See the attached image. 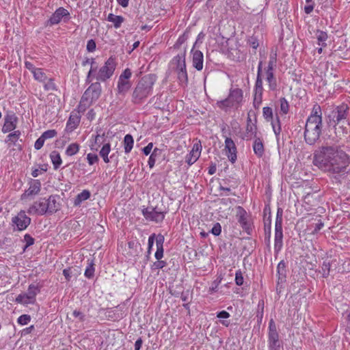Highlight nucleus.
<instances>
[{
    "mask_svg": "<svg viewBox=\"0 0 350 350\" xmlns=\"http://www.w3.org/2000/svg\"><path fill=\"white\" fill-rule=\"evenodd\" d=\"M312 162L325 172L339 174L346 172L350 164V158L339 146L325 145L315 150Z\"/></svg>",
    "mask_w": 350,
    "mask_h": 350,
    "instance_id": "obj_1",
    "label": "nucleus"
},
{
    "mask_svg": "<svg viewBox=\"0 0 350 350\" xmlns=\"http://www.w3.org/2000/svg\"><path fill=\"white\" fill-rule=\"evenodd\" d=\"M322 129V110L319 105H314L307 119L304 137L308 144H314L319 138Z\"/></svg>",
    "mask_w": 350,
    "mask_h": 350,
    "instance_id": "obj_2",
    "label": "nucleus"
},
{
    "mask_svg": "<svg viewBox=\"0 0 350 350\" xmlns=\"http://www.w3.org/2000/svg\"><path fill=\"white\" fill-rule=\"evenodd\" d=\"M116 66V59L113 56L109 57L100 67L97 64L94 68L90 69L88 72L85 79L86 83H91L94 80L100 83V82L107 81L113 75Z\"/></svg>",
    "mask_w": 350,
    "mask_h": 350,
    "instance_id": "obj_3",
    "label": "nucleus"
},
{
    "mask_svg": "<svg viewBox=\"0 0 350 350\" xmlns=\"http://www.w3.org/2000/svg\"><path fill=\"white\" fill-rule=\"evenodd\" d=\"M59 198L51 195L48 198H40L35 201L27 209L30 215H44L46 213H53L60 208Z\"/></svg>",
    "mask_w": 350,
    "mask_h": 350,
    "instance_id": "obj_4",
    "label": "nucleus"
},
{
    "mask_svg": "<svg viewBox=\"0 0 350 350\" xmlns=\"http://www.w3.org/2000/svg\"><path fill=\"white\" fill-rule=\"evenodd\" d=\"M156 81L154 75H147L143 77L137 83L133 93V101L140 103L152 93L153 85Z\"/></svg>",
    "mask_w": 350,
    "mask_h": 350,
    "instance_id": "obj_5",
    "label": "nucleus"
},
{
    "mask_svg": "<svg viewBox=\"0 0 350 350\" xmlns=\"http://www.w3.org/2000/svg\"><path fill=\"white\" fill-rule=\"evenodd\" d=\"M170 68L177 75L179 84L185 87L188 83V75L186 69L185 53L183 52L174 56L170 62Z\"/></svg>",
    "mask_w": 350,
    "mask_h": 350,
    "instance_id": "obj_6",
    "label": "nucleus"
},
{
    "mask_svg": "<svg viewBox=\"0 0 350 350\" xmlns=\"http://www.w3.org/2000/svg\"><path fill=\"white\" fill-rule=\"evenodd\" d=\"M102 88L99 82L92 83L83 93L79 107L83 110L96 102L101 94Z\"/></svg>",
    "mask_w": 350,
    "mask_h": 350,
    "instance_id": "obj_7",
    "label": "nucleus"
},
{
    "mask_svg": "<svg viewBox=\"0 0 350 350\" xmlns=\"http://www.w3.org/2000/svg\"><path fill=\"white\" fill-rule=\"evenodd\" d=\"M282 215V209L278 208L275 221L274 252L275 253H279L283 246Z\"/></svg>",
    "mask_w": 350,
    "mask_h": 350,
    "instance_id": "obj_8",
    "label": "nucleus"
},
{
    "mask_svg": "<svg viewBox=\"0 0 350 350\" xmlns=\"http://www.w3.org/2000/svg\"><path fill=\"white\" fill-rule=\"evenodd\" d=\"M132 76V72L129 68H126L119 76L117 90L118 94L125 95L131 88L130 79Z\"/></svg>",
    "mask_w": 350,
    "mask_h": 350,
    "instance_id": "obj_9",
    "label": "nucleus"
},
{
    "mask_svg": "<svg viewBox=\"0 0 350 350\" xmlns=\"http://www.w3.org/2000/svg\"><path fill=\"white\" fill-rule=\"evenodd\" d=\"M70 18V14L68 10L63 7L57 8L51 16L47 21L50 26L58 25L61 22L66 23Z\"/></svg>",
    "mask_w": 350,
    "mask_h": 350,
    "instance_id": "obj_10",
    "label": "nucleus"
},
{
    "mask_svg": "<svg viewBox=\"0 0 350 350\" xmlns=\"http://www.w3.org/2000/svg\"><path fill=\"white\" fill-rule=\"evenodd\" d=\"M31 223V218L24 211H21L16 216L12 218V225L14 230L22 231L25 230Z\"/></svg>",
    "mask_w": 350,
    "mask_h": 350,
    "instance_id": "obj_11",
    "label": "nucleus"
},
{
    "mask_svg": "<svg viewBox=\"0 0 350 350\" xmlns=\"http://www.w3.org/2000/svg\"><path fill=\"white\" fill-rule=\"evenodd\" d=\"M202 150V144L200 140H196L192 146L191 150L185 157V161L189 165L195 163L200 157Z\"/></svg>",
    "mask_w": 350,
    "mask_h": 350,
    "instance_id": "obj_12",
    "label": "nucleus"
},
{
    "mask_svg": "<svg viewBox=\"0 0 350 350\" xmlns=\"http://www.w3.org/2000/svg\"><path fill=\"white\" fill-rule=\"evenodd\" d=\"M18 118L13 111H9L4 117V124L2 127L3 133H9L16 128Z\"/></svg>",
    "mask_w": 350,
    "mask_h": 350,
    "instance_id": "obj_13",
    "label": "nucleus"
},
{
    "mask_svg": "<svg viewBox=\"0 0 350 350\" xmlns=\"http://www.w3.org/2000/svg\"><path fill=\"white\" fill-rule=\"evenodd\" d=\"M142 213L146 219L156 223L163 221L165 218L163 212L158 211L154 208L148 207L142 210Z\"/></svg>",
    "mask_w": 350,
    "mask_h": 350,
    "instance_id": "obj_14",
    "label": "nucleus"
},
{
    "mask_svg": "<svg viewBox=\"0 0 350 350\" xmlns=\"http://www.w3.org/2000/svg\"><path fill=\"white\" fill-rule=\"evenodd\" d=\"M224 152L229 161L234 163L237 159V150L235 143L230 137H226L224 142Z\"/></svg>",
    "mask_w": 350,
    "mask_h": 350,
    "instance_id": "obj_15",
    "label": "nucleus"
},
{
    "mask_svg": "<svg viewBox=\"0 0 350 350\" xmlns=\"http://www.w3.org/2000/svg\"><path fill=\"white\" fill-rule=\"evenodd\" d=\"M237 217L243 230L248 232L252 229L251 219L245 210L241 206L237 208Z\"/></svg>",
    "mask_w": 350,
    "mask_h": 350,
    "instance_id": "obj_16",
    "label": "nucleus"
},
{
    "mask_svg": "<svg viewBox=\"0 0 350 350\" xmlns=\"http://www.w3.org/2000/svg\"><path fill=\"white\" fill-rule=\"evenodd\" d=\"M41 191V183L39 180L33 179L29 183V187L25 191V192L21 195V200H26L31 196H34L38 194Z\"/></svg>",
    "mask_w": 350,
    "mask_h": 350,
    "instance_id": "obj_17",
    "label": "nucleus"
},
{
    "mask_svg": "<svg viewBox=\"0 0 350 350\" xmlns=\"http://www.w3.org/2000/svg\"><path fill=\"white\" fill-rule=\"evenodd\" d=\"M347 116V107L345 105L338 106L332 111V121L334 126L339 124L340 121L346 119Z\"/></svg>",
    "mask_w": 350,
    "mask_h": 350,
    "instance_id": "obj_18",
    "label": "nucleus"
},
{
    "mask_svg": "<svg viewBox=\"0 0 350 350\" xmlns=\"http://www.w3.org/2000/svg\"><path fill=\"white\" fill-rule=\"evenodd\" d=\"M81 117L77 113L71 112L66 122V131L68 133L75 130L80 123Z\"/></svg>",
    "mask_w": 350,
    "mask_h": 350,
    "instance_id": "obj_19",
    "label": "nucleus"
},
{
    "mask_svg": "<svg viewBox=\"0 0 350 350\" xmlns=\"http://www.w3.org/2000/svg\"><path fill=\"white\" fill-rule=\"evenodd\" d=\"M192 53V65L198 71L203 68L204 55L203 53L198 50H191Z\"/></svg>",
    "mask_w": 350,
    "mask_h": 350,
    "instance_id": "obj_20",
    "label": "nucleus"
},
{
    "mask_svg": "<svg viewBox=\"0 0 350 350\" xmlns=\"http://www.w3.org/2000/svg\"><path fill=\"white\" fill-rule=\"evenodd\" d=\"M228 98L232 102V105L238 107L243 100V92L239 88L230 89Z\"/></svg>",
    "mask_w": 350,
    "mask_h": 350,
    "instance_id": "obj_21",
    "label": "nucleus"
},
{
    "mask_svg": "<svg viewBox=\"0 0 350 350\" xmlns=\"http://www.w3.org/2000/svg\"><path fill=\"white\" fill-rule=\"evenodd\" d=\"M265 54L264 52L260 51V61L258 62V70H257V79L256 81L255 88H262V81L261 79V72L262 70V65L264 60L265 59Z\"/></svg>",
    "mask_w": 350,
    "mask_h": 350,
    "instance_id": "obj_22",
    "label": "nucleus"
},
{
    "mask_svg": "<svg viewBox=\"0 0 350 350\" xmlns=\"http://www.w3.org/2000/svg\"><path fill=\"white\" fill-rule=\"evenodd\" d=\"M267 342L269 350H283V342L279 336L269 337Z\"/></svg>",
    "mask_w": 350,
    "mask_h": 350,
    "instance_id": "obj_23",
    "label": "nucleus"
},
{
    "mask_svg": "<svg viewBox=\"0 0 350 350\" xmlns=\"http://www.w3.org/2000/svg\"><path fill=\"white\" fill-rule=\"evenodd\" d=\"M253 150L258 157H262L265 152L264 144L260 138H256L253 143Z\"/></svg>",
    "mask_w": 350,
    "mask_h": 350,
    "instance_id": "obj_24",
    "label": "nucleus"
},
{
    "mask_svg": "<svg viewBox=\"0 0 350 350\" xmlns=\"http://www.w3.org/2000/svg\"><path fill=\"white\" fill-rule=\"evenodd\" d=\"M91 193L87 189L83 190L74 200V206H79L81 204L90 198Z\"/></svg>",
    "mask_w": 350,
    "mask_h": 350,
    "instance_id": "obj_25",
    "label": "nucleus"
},
{
    "mask_svg": "<svg viewBox=\"0 0 350 350\" xmlns=\"http://www.w3.org/2000/svg\"><path fill=\"white\" fill-rule=\"evenodd\" d=\"M51 163H53V168L57 170L59 168L62 163V160L60 154L57 151H52L49 155Z\"/></svg>",
    "mask_w": 350,
    "mask_h": 350,
    "instance_id": "obj_26",
    "label": "nucleus"
},
{
    "mask_svg": "<svg viewBox=\"0 0 350 350\" xmlns=\"http://www.w3.org/2000/svg\"><path fill=\"white\" fill-rule=\"evenodd\" d=\"M134 140L131 135L126 134L124 137L123 146L124 149V152L126 154H129L131 152L133 148Z\"/></svg>",
    "mask_w": 350,
    "mask_h": 350,
    "instance_id": "obj_27",
    "label": "nucleus"
},
{
    "mask_svg": "<svg viewBox=\"0 0 350 350\" xmlns=\"http://www.w3.org/2000/svg\"><path fill=\"white\" fill-rule=\"evenodd\" d=\"M111 152V145L109 143L105 144L101 148L99 154L103 158L105 163H108L110 162L109 154Z\"/></svg>",
    "mask_w": 350,
    "mask_h": 350,
    "instance_id": "obj_28",
    "label": "nucleus"
},
{
    "mask_svg": "<svg viewBox=\"0 0 350 350\" xmlns=\"http://www.w3.org/2000/svg\"><path fill=\"white\" fill-rule=\"evenodd\" d=\"M16 302L22 305L33 304L35 303L29 296L26 293L19 294L16 298Z\"/></svg>",
    "mask_w": 350,
    "mask_h": 350,
    "instance_id": "obj_29",
    "label": "nucleus"
},
{
    "mask_svg": "<svg viewBox=\"0 0 350 350\" xmlns=\"http://www.w3.org/2000/svg\"><path fill=\"white\" fill-rule=\"evenodd\" d=\"M79 149L80 145L78 143H71L67 146L65 150V154L68 157H72L77 154L79 152Z\"/></svg>",
    "mask_w": 350,
    "mask_h": 350,
    "instance_id": "obj_30",
    "label": "nucleus"
},
{
    "mask_svg": "<svg viewBox=\"0 0 350 350\" xmlns=\"http://www.w3.org/2000/svg\"><path fill=\"white\" fill-rule=\"evenodd\" d=\"M107 21L113 23L116 29H118L124 22V18L121 16L109 14L107 16Z\"/></svg>",
    "mask_w": 350,
    "mask_h": 350,
    "instance_id": "obj_31",
    "label": "nucleus"
},
{
    "mask_svg": "<svg viewBox=\"0 0 350 350\" xmlns=\"http://www.w3.org/2000/svg\"><path fill=\"white\" fill-rule=\"evenodd\" d=\"M277 66V53L275 51H271L269 56V61L268 64L265 69L268 70H274L276 68Z\"/></svg>",
    "mask_w": 350,
    "mask_h": 350,
    "instance_id": "obj_32",
    "label": "nucleus"
},
{
    "mask_svg": "<svg viewBox=\"0 0 350 350\" xmlns=\"http://www.w3.org/2000/svg\"><path fill=\"white\" fill-rule=\"evenodd\" d=\"M216 105L219 109L225 111H227L231 108H236L234 105H232V102L228 98H226V99L221 100H218L216 103Z\"/></svg>",
    "mask_w": 350,
    "mask_h": 350,
    "instance_id": "obj_33",
    "label": "nucleus"
},
{
    "mask_svg": "<svg viewBox=\"0 0 350 350\" xmlns=\"http://www.w3.org/2000/svg\"><path fill=\"white\" fill-rule=\"evenodd\" d=\"M40 287L38 285H36L34 284H31L27 289V292L26 293L29 297L36 301V295L40 293Z\"/></svg>",
    "mask_w": 350,
    "mask_h": 350,
    "instance_id": "obj_34",
    "label": "nucleus"
},
{
    "mask_svg": "<svg viewBox=\"0 0 350 350\" xmlns=\"http://www.w3.org/2000/svg\"><path fill=\"white\" fill-rule=\"evenodd\" d=\"M35 80L44 83L47 80V77L43 69L38 68L32 74Z\"/></svg>",
    "mask_w": 350,
    "mask_h": 350,
    "instance_id": "obj_35",
    "label": "nucleus"
},
{
    "mask_svg": "<svg viewBox=\"0 0 350 350\" xmlns=\"http://www.w3.org/2000/svg\"><path fill=\"white\" fill-rule=\"evenodd\" d=\"M317 38L318 40V44L319 46L322 47L326 46L327 44L325 42L328 38V36L326 32L323 31H318L317 32Z\"/></svg>",
    "mask_w": 350,
    "mask_h": 350,
    "instance_id": "obj_36",
    "label": "nucleus"
},
{
    "mask_svg": "<svg viewBox=\"0 0 350 350\" xmlns=\"http://www.w3.org/2000/svg\"><path fill=\"white\" fill-rule=\"evenodd\" d=\"M230 317V314L225 310H222L217 313V317L221 319L220 323L225 327L229 326L230 321L224 319H228Z\"/></svg>",
    "mask_w": 350,
    "mask_h": 350,
    "instance_id": "obj_37",
    "label": "nucleus"
},
{
    "mask_svg": "<svg viewBox=\"0 0 350 350\" xmlns=\"http://www.w3.org/2000/svg\"><path fill=\"white\" fill-rule=\"evenodd\" d=\"M94 271L95 269L94 267L93 261L88 260V265L85 270L84 275L88 279L92 278L94 275Z\"/></svg>",
    "mask_w": 350,
    "mask_h": 350,
    "instance_id": "obj_38",
    "label": "nucleus"
},
{
    "mask_svg": "<svg viewBox=\"0 0 350 350\" xmlns=\"http://www.w3.org/2000/svg\"><path fill=\"white\" fill-rule=\"evenodd\" d=\"M43 83L44 89L46 91H55L57 90V87L54 82V79L52 78H47V80Z\"/></svg>",
    "mask_w": 350,
    "mask_h": 350,
    "instance_id": "obj_39",
    "label": "nucleus"
},
{
    "mask_svg": "<svg viewBox=\"0 0 350 350\" xmlns=\"http://www.w3.org/2000/svg\"><path fill=\"white\" fill-rule=\"evenodd\" d=\"M273 110L269 107H265L262 109V116L267 122H272L273 120Z\"/></svg>",
    "mask_w": 350,
    "mask_h": 350,
    "instance_id": "obj_40",
    "label": "nucleus"
},
{
    "mask_svg": "<svg viewBox=\"0 0 350 350\" xmlns=\"http://www.w3.org/2000/svg\"><path fill=\"white\" fill-rule=\"evenodd\" d=\"M279 336L278 332L276 329V326L275 325L274 321L271 319L269 322V333H268V338L269 337H277Z\"/></svg>",
    "mask_w": 350,
    "mask_h": 350,
    "instance_id": "obj_41",
    "label": "nucleus"
},
{
    "mask_svg": "<svg viewBox=\"0 0 350 350\" xmlns=\"http://www.w3.org/2000/svg\"><path fill=\"white\" fill-rule=\"evenodd\" d=\"M271 126L273 131L276 136L280 135L281 132L280 122L278 118H276L275 121H272Z\"/></svg>",
    "mask_w": 350,
    "mask_h": 350,
    "instance_id": "obj_42",
    "label": "nucleus"
},
{
    "mask_svg": "<svg viewBox=\"0 0 350 350\" xmlns=\"http://www.w3.org/2000/svg\"><path fill=\"white\" fill-rule=\"evenodd\" d=\"M280 111L284 114H286L288 112L289 105L286 98H282L280 100Z\"/></svg>",
    "mask_w": 350,
    "mask_h": 350,
    "instance_id": "obj_43",
    "label": "nucleus"
},
{
    "mask_svg": "<svg viewBox=\"0 0 350 350\" xmlns=\"http://www.w3.org/2000/svg\"><path fill=\"white\" fill-rule=\"evenodd\" d=\"M31 321V317L29 314H22L18 319L17 323L21 325H27Z\"/></svg>",
    "mask_w": 350,
    "mask_h": 350,
    "instance_id": "obj_44",
    "label": "nucleus"
},
{
    "mask_svg": "<svg viewBox=\"0 0 350 350\" xmlns=\"http://www.w3.org/2000/svg\"><path fill=\"white\" fill-rule=\"evenodd\" d=\"M103 139V137L99 135H97L95 136V139H94V142L92 143L90 147V149L92 150H95V151H97L98 148L100 147V144H101V142L100 140Z\"/></svg>",
    "mask_w": 350,
    "mask_h": 350,
    "instance_id": "obj_45",
    "label": "nucleus"
},
{
    "mask_svg": "<svg viewBox=\"0 0 350 350\" xmlns=\"http://www.w3.org/2000/svg\"><path fill=\"white\" fill-rule=\"evenodd\" d=\"M266 80L269 85V88L270 90H275L277 88V82L276 79L273 76L266 77Z\"/></svg>",
    "mask_w": 350,
    "mask_h": 350,
    "instance_id": "obj_46",
    "label": "nucleus"
},
{
    "mask_svg": "<svg viewBox=\"0 0 350 350\" xmlns=\"http://www.w3.org/2000/svg\"><path fill=\"white\" fill-rule=\"evenodd\" d=\"M83 66H85L87 65H90V69H92V68H94L96 65L97 64V62H96V59L93 57L89 58V57H85L81 63Z\"/></svg>",
    "mask_w": 350,
    "mask_h": 350,
    "instance_id": "obj_47",
    "label": "nucleus"
},
{
    "mask_svg": "<svg viewBox=\"0 0 350 350\" xmlns=\"http://www.w3.org/2000/svg\"><path fill=\"white\" fill-rule=\"evenodd\" d=\"M57 131L54 129H51V130H47L46 131H44L41 137L44 139H51V138H53L54 137H55L57 135Z\"/></svg>",
    "mask_w": 350,
    "mask_h": 350,
    "instance_id": "obj_48",
    "label": "nucleus"
},
{
    "mask_svg": "<svg viewBox=\"0 0 350 350\" xmlns=\"http://www.w3.org/2000/svg\"><path fill=\"white\" fill-rule=\"evenodd\" d=\"M23 241L25 243L24 250L34 244V239L29 234H25Z\"/></svg>",
    "mask_w": 350,
    "mask_h": 350,
    "instance_id": "obj_49",
    "label": "nucleus"
},
{
    "mask_svg": "<svg viewBox=\"0 0 350 350\" xmlns=\"http://www.w3.org/2000/svg\"><path fill=\"white\" fill-rule=\"evenodd\" d=\"M98 157L95 154L88 153L87 154V161L89 165H92L98 161Z\"/></svg>",
    "mask_w": 350,
    "mask_h": 350,
    "instance_id": "obj_50",
    "label": "nucleus"
},
{
    "mask_svg": "<svg viewBox=\"0 0 350 350\" xmlns=\"http://www.w3.org/2000/svg\"><path fill=\"white\" fill-rule=\"evenodd\" d=\"M322 274L324 278H326L329 274V270H330V264L329 262H323L322 267Z\"/></svg>",
    "mask_w": 350,
    "mask_h": 350,
    "instance_id": "obj_51",
    "label": "nucleus"
},
{
    "mask_svg": "<svg viewBox=\"0 0 350 350\" xmlns=\"http://www.w3.org/2000/svg\"><path fill=\"white\" fill-rule=\"evenodd\" d=\"M244 280L241 270H238L235 273V283L238 286H241L243 284Z\"/></svg>",
    "mask_w": 350,
    "mask_h": 350,
    "instance_id": "obj_52",
    "label": "nucleus"
},
{
    "mask_svg": "<svg viewBox=\"0 0 350 350\" xmlns=\"http://www.w3.org/2000/svg\"><path fill=\"white\" fill-rule=\"evenodd\" d=\"M96 48V42L94 40H89L87 42L86 49L90 53H93L95 51Z\"/></svg>",
    "mask_w": 350,
    "mask_h": 350,
    "instance_id": "obj_53",
    "label": "nucleus"
},
{
    "mask_svg": "<svg viewBox=\"0 0 350 350\" xmlns=\"http://www.w3.org/2000/svg\"><path fill=\"white\" fill-rule=\"evenodd\" d=\"M157 151V148H155L153 152H152V154H150L149 159H148V164L149 165V167L150 168H152L155 164V162H156V152Z\"/></svg>",
    "mask_w": 350,
    "mask_h": 350,
    "instance_id": "obj_54",
    "label": "nucleus"
},
{
    "mask_svg": "<svg viewBox=\"0 0 350 350\" xmlns=\"http://www.w3.org/2000/svg\"><path fill=\"white\" fill-rule=\"evenodd\" d=\"M21 134L20 131H14L13 133H11L8 135V140L14 142L19 138Z\"/></svg>",
    "mask_w": 350,
    "mask_h": 350,
    "instance_id": "obj_55",
    "label": "nucleus"
},
{
    "mask_svg": "<svg viewBox=\"0 0 350 350\" xmlns=\"http://www.w3.org/2000/svg\"><path fill=\"white\" fill-rule=\"evenodd\" d=\"M254 92H255V94H254L255 102L258 99H259L258 103H260L261 100H262V92H263V88H255Z\"/></svg>",
    "mask_w": 350,
    "mask_h": 350,
    "instance_id": "obj_56",
    "label": "nucleus"
},
{
    "mask_svg": "<svg viewBox=\"0 0 350 350\" xmlns=\"http://www.w3.org/2000/svg\"><path fill=\"white\" fill-rule=\"evenodd\" d=\"M221 232V227L219 223L214 224L211 229V233L215 236H219Z\"/></svg>",
    "mask_w": 350,
    "mask_h": 350,
    "instance_id": "obj_57",
    "label": "nucleus"
},
{
    "mask_svg": "<svg viewBox=\"0 0 350 350\" xmlns=\"http://www.w3.org/2000/svg\"><path fill=\"white\" fill-rule=\"evenodd\" d=\"M166 262L163 260H158L157 262H154L152 267V269H161L165 267Z\"/></svg>",
    "mask_w": 350,
    "mask_h": 350,
    "instance_id": "obj_58",
    "label": "nucleus"
},
{
    "mask_svg": "<svg viewBox=\"0 0 350 350\" xmlns=\"http://www.w3.org/2000/svg\"><path fill=\"white\" fill-rule=\"evenodd\" d=\"M342 317L347 326L350 328V308L342 314Z\"/></svg>",
    "mask_w": 350,
    "mask_h": 350,
    "instance_id": "obj_59",
    "label": "nucleus"
},
{
    "mask_svg": "<svg viewBox=\"0 0 350 350\" xmlns=\"http://www.w3.org/2000/svg\"><path fill=\"white\" fill-rule=\"evenodd\" d=\"M163 243H164V237L159 234L156 237V246L157 247H163Z\"/></svg>",
    "mask_w": 350,
    "mask_h": 350,
    "instance_id": "obj_60",
    "label": "nucleus"
},
{
    "mask_svg": "<svg viewBox=\"0 0 350 350\" xmlns=\"http://www.w3.org/2000/svg\"><path fill=\"white\" fill-rule=\"evenodd\" d=\"M154 239H155V234H152L148 237V254H150V252H151L152 246L154 245Z\"/></svg>",
    "mask_w": 350,
    "mask_h": 350,
    "instance_id": "obj_61",
    "label": "nucleus"
},
{
    "mask_svg": "<svg viewBox=\"0 0 350 350\" xmlns=\"http://www.w3.org/2000/svg\"><path fill=\"white\" fill-rule=\"evenodd\" d=\"M45 140L40 136L35 142L34 148L40 150L44 145Z\"/></svg>",
    "mask_w": 350,
    "mask_h": 350,
    "instance_id": "obj_62",
    "label": "nucleus"
},
{
    "mask_svg": "<svg viewBox=\"0 0 350 350\" xmlns=\"http://www.w3.org/2000/svg\"><path fill=\"white\" fill-rule=\"evenodd\" d=\"M63 275L67 281H70L72 278V270L70 268L64 269L63 270Z\"/></svg>",
    "mask_w": 350,
    "mask_h": 350,
    "instance_id": "obj_63",
    "label": "nucleus"
},
{
    "mask_svg": "<svg viewBox=\"0 0 350 350\" xmlns=\"http://www.w3.org/2000/svg\"><path fill=\"white\" fill-rule=\"evenodd\" d=\"M163 256V247H157L154 257L157 260H161Z\"/></svg>",
    "mask_w": 350,
    "mask_h": 350,
    "instance_id": "obj_64",
    "label": "nucleus"
}]
</instances>
